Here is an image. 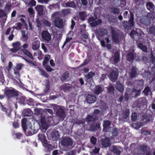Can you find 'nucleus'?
Instances as JSON below:
<instances>
[{"mask_svg":"<svg viewBox=\"0 0 155 155\" xmlns=\"http://www.w3.org/2000/svg\"><path fill=\"white\" fill-rule=\"evenodd\" d=\"M5 95L8 99H10L14 97H18V91L12 87H6L4 91Z\"/></svg>","mask_w":155,"mask_h":155,"instance_id":"f257e3e1","label":"nucleus"},{"mask_svg":"<svg viewBox=\"0 0 155 155\" xmlns=\"http://www.w3.org/2000/svg\"><path fill=\"white\" fill-rule=\"evenodd\" d=\"M53 109L55 112L56 115L64 120L66 117L65 112L64 110L57 105H54L53 106Z\"/></svg>","mask_w":155,"mask_h":155,"instance_id":"f03ea898","label":"nucleus"},{"mask_svg":"<svg viewBox=\"0 0 155 155\" xmlns=\"http://www.w3.org/2000/svg\"><path fill=\"white\" fill-rule=\"evenodd\" d=\"M123 25L125 29L129 30L132 29L135 25L134 20L133 19V15H131V18L129 19L128 21H124Z\"/></svg>","mask_w":155,"mask_h":155,"instance_id":"7ed1b4c3","label":"nucleus"},{"mask_svg":"<svg viewBox=\"0 0 155 155\" xmlns=\"http://www.w3.org/2000/svg\"><path fill=\"white\" fill-rule=\"evenodd\" d=\"M130 37L137 41V43L139 42H143L144 40L143 38L140 37L141 35L136 31L132 30L130 34Z\"/></svg>","mask_w":155,"mask_h":155,"instance_id":"20e7f679","label":"nucleus"},{"mask_svg":"<svg viewBox=\"0 0 155 155\" xmlns=\"http://www.w3.org/2000/svg\"><path fill=\"white\" fill-rule=\"evenodd\" d=\"M111 37L113 41L116 44H118L120 42L119 34L117 31L113 28H111Z\"/></svg>","mask_w":155,"mask_h":155,"instance_id":"39448f33","label":"nucleus"},{"mask_svg":"<svg viewBox=\"0 0 155 155\" xmlns=\"http://www.w3.org/2000/svg\"><path fill=\"white\" fill-rule=\"evenodd\" d=\"M96 18H94L93 16H91L88 19V22L92 27H95L100 24L102 23V21L101 19H98L96 21Z\"/></svg>","mask_w":155,"mask_h":155,"instance_id":"423d86ee","label":"nucleus"},{"mask_svg":"<svg viewBox=\"0 0 155 155\" xmlns=\"http://www.w3.org/2000/svg\"><path fill=\"white\" fill-rule=\"evenodd\" d=\"M61 143L63 146L67 147L69 149L68 147L73 144V141L70 138L65 137L61 140Z\"/></svg>","mask_w":155,"mask_h":155,"instance_id":"0eeeda50","label":"nucleus"},{"mask_svg":"<svg viewBox=\"0 0 155 155\" xmlns=\"http://www.w3.org/2000/svg\"><path fill=\"white\" fill-rule=\"evenodd\" d=\"M21 43L19 41H16L12 43L13 48L11 49V51L13 53H15L21 49Z\"/></svg>","mask_w":155,"mask_h":155,"instance_id":"6e6552de","label":"nucleus"},{"mask_svg":"<svg viewBox=\"0 0 155 155\" xmlns=\"http://www.w3.org/2000/svg\"><path fill=\"white\" fill-rule=\"evenodd\" d=\"M55 26L58 28L63 27V21L62 19L59 17H56L54 20Z\"/></svg>","mask_w":155,"mask_h":155,"instance_id":"1a4fd4ad","label":"nucleus"},{"mask_svg":"<svg viewBox=\"0 0 155 155\" xmlns=\"http://www.w3.org/2000/svg\"><path fill=\"white\" fill-rule=\"evenodd\" d=\"M38 130L33 129L31 124H29L28 126L26 128V131H24L27 133V136H31L36 133L38 131Z\"/></svg>","mask_w":155,"mask_h":155,"instance_id":"9d476101","label":"nucleus"},{"mask_svg":"<svg viewBox=\"0 0 155 155\" xmlns=\"http://www.w3.org/2000/svg\"><path fill=\"white\" fill-rule=\"evenodd\" d=\"M89 128L90 130L95 132L101 128L100 124L98 122H94L89 125Z\"/></svg>","mask_w":155,"mask_h":155,"instance_id":"9b49d317","label":"nucleus"},{"mask_svg":"<svg viewBox=\"0 0 155 155\" xmlns=\"http://www.w3.org/2000/svg\"><path fill=\"white\" fill-rule=\"evenodd\" d=\"M41 36L43 39L46 41H49L51 39V35L47 31H42Z\"/></svg>","mask_w":155,"mask_h":155,"instance_id":"f8f14e48","label":"nucleus"},{"mask_svg":"<svg viewBox=\"0 0 155 155\" xmlns=\"http://www.w3.org/2000/svg\"><path fill=\"white\" fill-rule=\"evenodd\" d=\"M98 117L96 115L88 114L86 118V122H94L98 120Z\"/></svg>","mask_w":155,"mask_h":155,"instance_id":"ddd939ff","label":"nucleus"},{"mask_svg":"<svg viewBox=\"0 0 155 155\" xmlns=\"http://www.w3.org/2000/svg\"><path fill=\"white\" fill-rule=\"evenodd\" d=\"M111 124V122L109 120H104L103 124V131L105 132L108 131Z\"/></svg>","mask_w":155,"mask_h":155,"instance_id":"4468645a","label":"nucleus"},{"mask_svg":"<svg viewBox=\"0 0 155 155\" xmlns=\"http://www.w3.org/2000/svg\"><path fill=\"white\" fill-rule=\"evenodd\" d=\"M87 102L89 104L94 103L96 100V97L95 96L92 94H88L86 99Z\"/></svg>","mask_w":155,"mask_h":155,"instance_id":"2eb2a0df","label":"nucleus"},{"mask_svg":"<svg viewBox=\"0 0 155 155\" xmlns=\"http://www.w3.org/2000/svg\"><path fill=\"white\" fill-rule=\"evenodd\" d=\"M107 29L103 28H99L97 30L96 34L99 36H103L107 34Z\"/></svg>","mask_w":155,"mask_h":155,"instance_id":"dca6fc26","label":"nucleus"},{"mask_svg":"<svg viewBox=\"0 0 155 155\" xmlns=\"http://www.w3.org/2000/svg\"><path fill=\"white\" fill-rule=\"evenodd\" d=\"M95 75V73L92 71L89 72L87 74H85L84 78L85 81H87L88 80L93 79V77Z\"/></svg>","mask_w":155,"mask_h":155,"instance_id":"f3484780","label":"nucleus"},{"mask_svg":"<svg viewBox=\"0 0 155 155\" xmlns=\"http://www.w3.org/2000/svg\"><path fill=\"white\" fill-rule=\"evenodd\" d=\"M101 144L103 147H110L111 144L110 143V140H109V138L106 137L104 139H102Z\"/></svg>","mask_w":155,"mask_h":155,"instance_id":"a211bd4d","label":"nucleus"},{"mask_svg":"<svg viewBox=\"0 0 155 155\" xmlns=\"http://www.w3.org/2000/svg\"><path fill=\"white\" fill-rule=\"evenodd\" d=\"M137 74V68L135 66H133L130 70L129 76L130 78L135 77Z\"/></svg>","mask_w":155,"mask_h":155,"instance_id":"6ab92c4d","label":"nucleus"},{"mask_svg":"<svg viewBox=\"0 0 155 155\" xmlns=\"http://www.w3.org/2000/svg\"><path fill=\"white\" fill-rule=\"evenodd\" d=\"M115 87L117 90L121 93L123 92L124 90V85L121 83L120 81H117Z\"/></svg>","mask_w":155,"mask_h":155,"instance_id":"aec40b11","label":"nucleus"},{"mask_svg":"<svg viewBox=\"0 0 155 155\" xmlns=\"http://www.w3.org/2000/svg\"><path fill=\"white\" fill-rule=\"evenodd\" d=\"M23 54L30 59L33 60L34 59V57L31 53L27 49H21Z\"/></svg>","mask_w":155,"mask_h":155,"instance_id":"412c9836","label":"nucleus"},{"mask_svg":"<svg viewBox=\"0 0 155 155\" xmlns=\"http://www.w3.org/2000/svg\"><path fill=\"white\" fill-rule=\"evenodd\" d=\"M118 74L116 71H112L110 74L111 80L112 81L114 82L117 79Z\"/></svg>","mask_w":155,"mask_h":155,"instance_id":"4be33fe9","label":"nucleus"},{"mask_svg":"<svg viewBox=\"0 0 155 155\" xmlns=\"http://www.w3.org/2000/svg\"><path fill=\"white\" fill-rule=\"evenodd\" d=\"M38 140L42 142L43 145L47 141L46 139L45 134L43 132L38 134Z\"/></svg>","mask_w":155,"mask_h":155,"instance_id":"5701e85b","label":"nucleus"},{"mask_svg":"<svg viewBox=\"0 0 155 155\" xmlns=\"http://www.w3.org/2000/svg\"><path fill=\"white\" fill-rule=\"evenodd\" d=\"M35 9L39 16H41L43 15V9L42 5H37L35 7Z\"/></svg>","mask_w":155,"mask_h":155,"instance_id":"b1692460","label":"nucleus"},{"mask_svg":"<svg viewBox=\"0 0 155 155\" xmlns=\"http://www.w3.org/2000/svg\"><path fill=\"white\" fill-rule=\"evenodd\" d=\"M78 16L81 20L84 21L85 20L86 18L87 17V12L85 11L80 12L79 13Z\"/></svg>","mask_w":155,"mask_h":155,"instance_id":"393cba45","label":"nucleus"},{"mask_svg":"<svg viewBox=\"0 0 155 155\" xmlns=\"http://www.w3.org/2000/svg\"><path fill=\"white\" fill-rule=\"evenodd\" d=\"M137 85L135 87L136 88L143 89L144 85V81L142 80H138L137 81Z\"/></svg>","mask_w":155,"mask_h":155,"instance_id":"a878e982","label":"nucleus"},{"mask_svg":"<svg viewBox=\"0 0 155 155\" xmlns=\"http://www.w3.org/2000/svg\"><path fill=\"white\" fill-rule=\"evenodd\" d=\"M69 72L68 71H65L63 75L61 76L60 80L62 82H64L69 78Z\"/></svg>","mask_w":155,"mask_h":155,"instance_id":"bb28decb","label":"nucleus"},{"mask_svg":"<svg viewBox=\"0 0 155 155\" xmlns=\"http://www.w3.org/2000/svg\"><path fill=\"white\" fill-rule=\"evenodd\" d=\"M40 42L38 40L34 41L32 44V48L33 50H37L40 47Z\"/></svg>","mask_w":155,"mask_h":155,"instance_id":"cd10ccee","label":"nucleus"},{"mask_svg":"<svg viewBox=\"0 0 155 155\" xmlns=\"http://www.w3.org/2000/svg\"><path fill=\"white\" fill-rule=\"evenodd\" d=\"M134 52H130L127 55V60L130 62H133L134 59Z\"/></svg>","mask_w":155,"mask_h":155,"instance_id":"c85d7f7f","label":"nucleus"},{"mask_svg":"<svg viewBox=\"0 0 155 155\" xmlns=\"http://www.w3.org/2000/svg\"><path fill=\"white\" fill-rule=\"evenodd\" d=\"M113 59L114 64H117L120 60V54L118 52H115L114 55Z\"/></svg>","mask_w":155,"mask_h":155,"instance_id":"c756f323","label":"nucleus"},{"mask_svg":"<svg viewBox=\"0 0 155 155\" xmlns=\"http://www.w3.org/2000/svg\"><path fill=\"white\" fill-rule=\"evenodd\" d=\"M144 99L141 98H139L136 102H135V103L136 104L137 107L139 108H140L144 104Z\"/></svg>","mask_w":155,"mask_h":155,"instance_id":"7c9ffc66","label":"nucleus"},{"mask_svg":"<svg viewBox=\"0 0 155 155\" xmlns=\"http://www.w3.org/2000/svg\"><path fill=\"white\" fill-rule=\"evenodd\" d=\"M71 87V85L69 84H64L62 86V89L65 92L69 91Z\"/></svg>","mask_w":155,"mask_h":155,"instance_id":"2f4dec72","label":"nucleus"},{"mask_svg":"<svg viewBox=\"0 0 155 155\" xmlns=\"http://www.w3.org/2000/svg\"><path fill=\"white\" fill-rule=\"evenodd\" d=\"M104 91V89L100 85H98L95 87L94 91V93L96 95H99L101 93Z\"/></svg>","mask_w":155,"mask_h":155,"instance_id":"473e14b6","label":"nucleus"},{"mask_svg":"<svg viewBox=\"0 0 155 155\" xmlns=\"http://www.w3.org/2000/svg\"><path fill=\"white\" fill-rule=\"evenodd\" d=\"M130 113L129 109L127 108H125L122 114V118L125 120L127 119L129 116Z\"/></svg>","mask_w":155,"mask_h":155,"instance_id":"72a5a7b5","label":"nucleus"},{"mask_svg":"<svg viewBox=\"0 0 155 155\" xmlns=\"http://www.w3.org/2000/svg\"><path fill=\"white\" fill-rule=\"evenodd\" d=\"M46 116L45 115L44 116H41V117L40 122L42 125V127L44 129L46 130L47 129V127H45L46 125V123L45 121Z\"/></svg>","mask_w":155,"mask_h":155,"instance_id":"f704fd0d","label":"nucleus"},{"mask_svg":"<svg viewBox=\"0 0 155 155\" xmlns=\"http://www.w3.org/2000/svg\"><path fill=\"white\" fill-rule=\"evenodd\" d=\"M141 42H140L139 43H138V42L137 43V47L141 49L143 51L145 52H147V47L145 45H143Z\"/></svg>","mask_w":155,"mask_h":155,"instance_id":"c9c22d12","label":"nucleus"},{"mask_svg":"<svg viewBox=\"0 0 155 155\" xmlns=\"http://www.w3.org/2000/svg\"><path fill=\"white\" fill-rule=\"evenodd\" d=\"M131 15H133V20H134V15L130 11L129 12L128 11H125L123 13L124 17V18L125 19H127L128 18H131Z\"/></svg>","mask_w":155,"mask_h":155,"instance_id":"e433bc0d","label":"nucleus"},{"mask_svg":"<svg viewBox=\"0 0 155 155\" xmlns=\"http://www.w3.org/2000/svg\"><path fill=\"white\" fill-rule=\"evenodd\" d=\"M111 150L113 153L118 155H120L121 153L118 147L114 146H113L111 147Z\"/></svg>","mask_w":155,"mask_h":155,"instance_id":"4c0bfd02","label":"nucleus"},{"mask_svg":"<svg viewBox=\"0 0 155 155\" xmlns=\"http://www.w3.org/2000/svg\"><path fill=\"white\" fill-rule=\"evenodd\" d=\"M147 9L150 11H153L154 8V5L153 3L152 2H148L146 5Z\"/></svg>","mask_w":155,"mask_h":155,"instance_id":"58836bf2","label":"nucleus"},{"mask_svg":"<svg viewBox=\"0 0 155 155\" xmlns=\"http://www.w3.org/2000/svg\"><path fill=\"white\" fill-rule=\"evenodd\" d=\"M27 120L26 118H24L22 119L21 121V125L24 131H26V128L28 126L27 125L26 121Z\"/></svg>","mask_w":155,"mask_h":155,"instance_id":"ea45409f","label":"nucleus"},{"mask_svg":"<svg viewBox=\"0 0 155 155\" xmlns=\"http://www.w3.org/2000/svg\"><path fill=\"white\" fill-rule=\"evenodd\" d=\"M25 31H23L22 34V40L24 42H26L28 40V36L27 34H25Z\"/></svg>","mask_w":155,"mask_h":155,"instance_id":"a19ab883","label":"nucleus"},{"mask_svg":"<svg viewBox=\"0 0 155 155\" xmlns=\"http://www.w3.org/2000/svg\"><path fill=\"white\" fill-rule=\"evenodd\" d=\"M142 89H140L137 88L134 89V91H132V93L134 92H135V94L134 95V97H137L140 96V95L141 91Z\"/></svg>","mask_w":155,"mask_h":155,"instance_id":"79ce46f5","label":"nucleus"},{"mask_svg":"<svg viewBox=\"0 0 155 155\" xmlns=\"http://www.w3.org/2000/svg\"><path fill=\"white\" fill-rule=\"evenodd\" d=\"M51 136L52 138L56 139L58 137L59 134L58 131L56 130H54L51 134Z\"/></svg>","mask_w":155,"mask_h":155,"instance_id":"37998d69","label":"nucleus"},{"mask_svg":"<svg viewBox=\"0 0 155 155\" xmlns=\"http://www.w3.org/2000/svg\"><path fill=\"white\" fill-rule=\"evenodd\" d=\"M118 5L120 7H124L126 5V0H117Z\"/></svg>","mask_w":155,"mask_h":155,"instance_id":"c03bdc74","label":"nucleus"},{"mask_svg":"<svg viewBox=\"0 0 155 155\" xmlns=\"http://www.w3.org/2000/svg\"><path fill=\"white\" fill-rule=\"evenodd\" d=\"M148 33L155 36V26H152L150 27Z\"/></svg>","mask_w":155,"mask_h":155,"instance_id":"a18cd8bd","label":"nucleus"},{"mask_svg":"<svg viewBox=\"0 0 155 155\" xmlns=\"http://www.w3.org/2000/svg\"><path fill=\"white\" fill-rule=\"evenodd\" d=\"M111 9L112 10V12L114 14H118L120 12L119 9L117 7H112L111 8Z\"/></svg>","mask_w":155,"mask_h":155,"instance_id":"49530a36","label":"nucleus"},{"mask_svg":"<svg viewBox=\"0 0 155 155\" xmlns=\"http://www.w3.org/2000/svg\"><path fill=\"white\" fill-rule=\"evenodd\" d=\"M50 56L49 55H47L45 56L43 62L42 64L43 66L47 64L50 58Z\"/></svg>","mask_w":155,"mask_h":155,"instance_id":"de8ad7c7","label":"nucleus"},{"mask_svg":"<svg viewBox=\"0 0 155 155\" xmlns=\"http://www.w3.org/2000/svg\"><path fill=\"white\" fill-rule=\"evenodd\" d=\"M147 146L141 145L139 146V149L141 152L145 153L147 151Z\"/></svg>","mask_w":155,"mask_h":155,"instance_id":"09e8293b","label":"nucleus"},{"mask_svg":"<svg viewBox=\"0 0 155 155\" xmlns=\"http://www.w3.org/2000/svg\"><path fill=\"white\" fill-rule=\"evenodd\" d=\"M20 102L22 104H25L27 102V98L24 96H21L19 97Z\"/></svg>","mask_w":155,"mask_h":155,"instance_id":"8fccbe9b","label":"nucleus"},{"mask_svg":"<svg viewBox=\"0 0 155 155\" xmlns=\"http://www.w3.org/2000/svg\"><path fill=\"white\" fill-rule=\"evenodd\" d=\"M66 5L67 7L74 8L76 7V5L75 3L73 1L68 2Z\"/></svg>","mask_w":155,"mask_h":155,"instance_id":"3c124183","label":"nucleus"},{"mask_svg":"<svg viewBox=\"0 0 155 155\" xmlns=\"http://www.w3.org/2000/svg\"><path fill=\"white\" fill-rule=\"evenodd\" d=\"M85 122V120L84 119L79 120L77 119L74 121V124H76L80 125L81 124H84Z\"/></svg>","mask_w":155,"mask_h":155,"instance_id":"603ef678","label":"nucleus"},{"mask_svg":"<svg viewBox=\"0 0 155 155\" xmlns=\"http://www.w3.org/2000/svg\"><path fill=\"white\" fill-rule=\"evenodd\" d=\"M108 92L110 94H113L114 91V88L112 86H109L107 88Z\"/></svg>","mask_w":155,"mask_h":155,"instance_id":"864d4df0","label":"nucleus"},{"mask_svg":"<svg viewBox=\"0 0 155 155\" xmlns=\"http://www.w3.org/2000/svg\"><path fill=\"white\" fill-rule=\"evenodd\" d=\"M90 142L93 145L95 146L97 143V138L93 136H92L90 139Z\"/></svg>","mask_w":155,"mask_h":155,"instance_id":"5fc2aeb1","label":"nucleus"},{"mask_svg":"<svg viewBox=\"0 0 155 155\" xmlns=\"http://www.w3.org/2000/svg\"><path fill=\"white\" fill-rule=\"evenodd\" d=\"M90 61V60L88 58L85 59L83 62L77 67V68H78L81 66L87 64L89 63Z\"/></svg>","mask_w":155,"mask_h":155,"instance_id":"6e6d98bb","label":"nucleus"},{"mask_svg":"<svg viewBox=\"0 0 155 155\" xmlns=\"http://www.w3.org/2000/svg\"><path fill=\"white\" fill-rule=\"evenodd\" d=\"M31 110L30 109H26L23 110V113L25 116H29L31 114Z\"/></svg>","mask_w":155,"mask_h":155,"instance_id":"4d7b16f0","label":"nucleus"},{"mask_svg":"<svg viewBox=\"0 0 155 155\" xmlns=\"http://www.w3.org/2000/svg\"><path fill=\"white\" fill-rule=\"evenodd\" d=\"M47 141L45 142L43 145L45 147L48 149V150H50L52 149L53 146L51 145L48 143Z\"/></svg>","mask_w":155,"mask_h":155,"instance_id":"13d9d810","label":"nucleus"},{"mask_svg":"<svg viewBox=\"0 0 155 155\" xmlns=\"http://www.w3.org/2000/svg\"><path fill=\"white\" fill-rule=\"evenodd\" d=\"M39 71L42 75L47 78L49 77V75L44 70L40 69Z\"/></svg>","mask_w":155,"mask_h":155,"instance_id":"bf43d9fd","label":"nucleus"},{"mask_svg":"<svg viewBox=\"0 0 155 155\" xmlns=\"http://www.w3.org/2000/svg\"><path fill=\"white\" fill-rule=\"evenodd\" d=\"M150 61L155 65V57L154 56L152 52H151L150 56Z\"/></svg>","mask_w":155,"mask_h":155,"instance_id":"052dcab7","label":"nucleus"},{"mask_svg":"<svg viewBox=\"0 0 155 155\" xmlns=\"http://www.w3.org/2000/svg\"><path fill=\"white\" fill-rule=\"evenodd\" d=\"M44 66L45 67V69L47 71L51 72L54 70V69L52 68H51L50 66L48 64H46Z\"/></svg>","mask_w":155,"mask_h":155,"instance_id":"680f3d73","label":"nucleus"},{"mask_svg":"<svg viewBox=\"0 0 155 155\" xmlns=\"http://www.w3.org/2000/svg\"><path fill=\"white\" fill-rule=\"evenodd\" d=\"M6 16V14L5 11L3 10H0V18H4Z\"/></svg>","mask_w":155,"mask_h":155,"instance_id":"e2e57ef3","label":"nucleus"},{"mask_svg":"<svg viewBox=\"0 0 155 155\" xmlns=\"http://www.w3.org/2000/svg\"><path fill=\"white\" fill-rule=\"evenodd\" d=\"M118 131L116 128H114L112 132V136L114 137H116L118 134Z\"/></svg>","mask_w":155,"mask_h":155,"instance_id":"0e129e2a","label":"nucleus"},{"mask_svg":"<svg viewBox=\"0 0 155 155\" xmlns=\"http://www.w3.org/2000/svg\"><path fill=\"white\" fill-rule=\"evenodd\" d=\"M137 115L136 113H133L131 116V120L133 121H135L137 119Z\"/></svg>","mask_w":155,"mask_h":155,"instance_id":"69168bd1","label":"nucleus"},{"mask_svg":"<svg viewBox=\"0 0 155 155\" xmlns=\"http://www.w3.org/2000/svg\"><path fill=\"white\" fill-rule=\"evenodd\" d=\"M27 103L30 106L33 105L34 104V102L32 99L30 98L27 100Z\"/></svg>","mask_w":155,"mask_h":155,"instance_id":"338daca9","label":"nucleus"},{"mask_svg":"<svg viewBox=\"0 0 155 155\" xmlns=\"http://www.w3.org/2000/svg\"><path fill=\"white\" fill-rule=\"evenodd\" d=\"M24 64L21 63L17 64H16V67H15V68L17 69L18 70H20L21 69L22 67L23 66Z\"/></svg>","mask_w":155,"mask_h":155,"instance_id":"774afa93","label":"nucleus"}]
</instances>
